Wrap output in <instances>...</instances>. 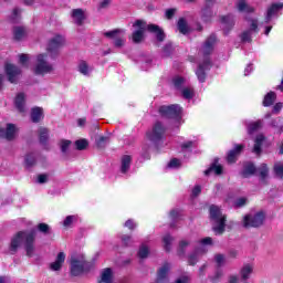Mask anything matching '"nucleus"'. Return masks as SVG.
Here are the masks:
<instances>
[{
  "instance_id": "f257e3e1",
  "label": "nucleus",
  "mask_w": 283,
  "mask_h": 283,
  "mask_svg": "<svg viewBox=\"0 0 283 283\" xmlns=\"http://www.w3.org/2000/svg\"><path fill=\"white\" fill-rule=\"evenodd\" d=\"M36 240V230H24L17 232L12 239L9 247V251L11 255H14L17 251H19V247L23 244V248L27 252L28 258H32L34 255V242Z\"/></svg>"
},
{
  "instance_id": "f03ea898",
  "label": "nucleus",
  "mask_w": 283,
  "mask_h": 283,
  "mask_svg": "<svg viewBox=\"0 0 283 283\" xmlns=\"http://www.w3.org/2000/svg\"><path fill=\"white\" fill-rule=\"evenodd\" d=\"M134 31L132 33L133 43H143L145 41V32H153L159 42L165 41V32L156 24H147L144 20H136L133 23Z\"/></svg>"
},
{
  "instance_id": "7ed1b4c3",
  "label": "nucleus",
  "mask_w": 283,
  "mask_h": 283,
  "mask_svg": "<svg viewBox=\"0 0 283 283\" xmlns=\"http://www.w3.org/2000/svg\"><path fill=\"white\" fill-rule=\"evenodd\" d=\"M213 45H216V35L211 34L206 40L200 50V54L205 56L203 63H199V66L196 71L197 78L200 81V83H205V80L207 78L205 71L211 70V60H209L207 56L213 52Z\"/></svg>"
},
{
  "instance_id": "20e7f679",
  "label": "nucleus",
  "mask_w": 283,
  "mask_h": 283,
  "mask_svg": "<svg viewBox=\"0 0 283 283\" xmlns=\"http://www.w3.org/2000/svg\"><path fill=\"white\" fill-rule=\"evenodd\" d=\"M210 220L213 222L212 231L217 235H222L227 229V214H222L220 207L211 205L209 208Z\"/></svg>"
},
{
  "instance_id": "39448f33",
  "label": "nucleus",
  "mask_w": 283,
  "mask_h": 283,
  "mask_svg": "<svg viewBox=\"0 0 283 283\" xmlns=\"http://www.w3.org/2000/svg\"><path fill=\"white\" fill-rule=\"evenodd\" d=\"M70 264L71 275L73 277H78V275H83V273H90V271H92V263L87 262L83 254L72 255Z\"/></svg>"
},
{
  "instance_id": "423d86ee",
  "label": "nucleus",
  "mask_w": 283,
  "mask_h": 283,
  "mask_svg": "<svg viewBox=\"0 0 283 283\" xmlns=\"http://www.w3.org/2000/svg\"><path fill=\"white\" fill-rule=\"evenodd\" d=\"M255 171H259L260 181L262 185H268L266 178H269V167L266 164H262L259 168H256L254 163L248 161L243 165L241 176L242 178H251V176H255Z\"/></svg>"
},
{
  "instance_id": "0eeeda50",
  "label": "nucleus",
  "mask_w": 283,
  "mask_h": 283,
  "mask_svg": "<svg viewBox=\"0 0 283 283\" xmlns=\"http://www.w3.org/2000/svg\"><path fill=\"white\" fill-rule=\"evenodd\" d=\"M264 220H266V212L260 210L255 213L245 214L242 226L244 229H260V227L264 226Z\"/></svg>"
},
{
  "instance_id": "6e6552de",
  "label": "nucleus",
  "mask_w": 283,
  "mask_h": 283,
  "mask_svg": "<svg viewBox=\"0 0 283 283\" xmlns=\"http://www.w3.org/2000/svg\"><path fill=\"white\" fill-rule=\"evenodd\" d=\"M33 72L38 76H45V74H52L54 72V66L48 62V54H39L36 56Z\"/></svg>"
},
{
  "instance_id": "1a4fd4ad",
  "label": "nucleus",
  "mask_w": 283,
  "mask_h": 283,
  "mask_svg": "<svg viewBox=\"0 0 283 283\" xmlns=\"http://www.w3.org/2000/svg\"><path fill=\"white\" fill-rule=\"evenodd\" d=\"M165 132H167V128L165 125H163V122H156L153 126V129L147 133V138L151 143H160L163 140V136H165Z\"/></svg>"
},
{
  "instance_id": "9d476101",
  "label": "nucleus",
  "mask_w": 283,
  "mask_h": 283,
  "mask_svg": "<svg viewBox=\"0 0 283 283\" xmlns=\"http://www.w3.org/2000/svg\"><path fill=\"white\" fill-rule=\"evenodd\" d=\"M64 45L65 38H63V35H55L49 41L46 52H49L51 56H56V54H59V50Z\"/></svg>"
},
{
  "instance_id": "9b49d317",
  "label": "nucleus",
  "mask_w": 283,
  "mask_h": 283,
  "mask_svg": "<svg viewBox=\"0 0 283 283\" xmlns=\"http://www.w3.org/2000/svg\"><path fill=\"white\" fill-rule=\"evenodd\" d=\"M106 39H113L115 48H123L125 45V30L115 29L113 31L104 32Z\"/></svg>"
},
{
  "instance_id": "f8f14e48",
  "label": "nucleus",
  "mask_w": 283,
  "mask_h": 283,
  "mask_svg": "<svg viewBox=\"0 0 283 283\" xmlns=\"http://www.w3.org/2000/svg\"><path fill=\"white\" fill-rule=\"evenodd\" d=\"M159 114L163 118H171L179 123L182 118V109L178 107H161L159 108Z\"/></svg>"
},
{
  "instance_id": "ddd939ff",
  "label": "nucleus",
  "mask_w": 283,
  "mask_h": 283,
  "mask_svg": "<svg viewBox=\"0 0 283 283\" xmlns=\"http://www.w3.org/2000/svg\"><path fill=\"white\" fill-rule=\"evenodd\" d=\"M19 134V128L14 124H7L6 128H0V138H4L9 143L12 140H17V136Z\"/></svg>"
},
{
  "instance_id": "4468645a",
  "label": "nucleus",
  "mask_w": 283,
  "mask_h": 283,
  "mask_svg": "<svg viewBox=\"0 0 283 283\" xmlns=\"http://www.w3.org/2000/svg\"><path fill=\"white\" fill-rule=\"evenodd\" d=\"M6 73L10 83H17V81H19V76H21V69L14 64H7Z\"/></svg>"
},
{
  "instance_id": "2eb2a0df",
  "label": "nucleus",
  "mask_w": 283,
  "mask_h": 283,
  "mask_svg": "<svg viewBox=\"0 0 283 283\" xmlns=\"http://www.w3.org/2000/svg\"><path fill=\"white\" fill-rule=\"evenodd\" d=\"M49 140H50V129L45 127L39 128V143L42 145L43 149H50L49 146Z\"/></svg>"
},
{
  "instance_id": "dca6fc26",
  "label": "nucleus",
  "mask_w": 283,
  "mask_h": 283,
  "mask_svg": "<svg viewBox=\"0 0 283 283\" xmlns=\"http://www.w3.org/2000/svg\"><path fill=\"white\" fill-rule=\"evenodd\" d=\"M171 269V265L169 263H164L161 268L157 271V283H165L167 282L168 277L167 275L169 274V270Z\"/></svg>"
},
{
  "instance_id": "f3484780",
  "label": "nucleus",
  "mask_w": 283,
  "mask_h": 283,
  "mask_svg": "<svg viewBox=\"0 0 283 283\" xmlns=\"http://www.w3.org/2000/svg\"><path fill=\"white\" fill-rule=\"evenodd\" d=\"M214 3H216V0H206V4L201 10V17L203 21H209V19L213 17V11L211 10V8H213Z\"/></svg>"
},
{
  "instance_id": "a211bd4d",
  "label": "nucleus",
  "mask_w": 283,
  "mask_h": 283,
  "mask_svg": "<svg viewBox=\"0 0 283 283\" xmlns=\"http://www.w3.org/2000/svg\"><path fill=\"white\" fill-rule=\"evenodd\" d=\"M253 32H258V20H252L251 24H250V30L244 31L241 34V40L244 43H251V35L253 34Z\"/></svg>"
},
{
  "instance_id": "6ab92c4d",
  "label": "nucleus",
  "mask_w": 283,
  "mask_h": 283,
  "mask_svg": "<svg viewBox=\"0 0 283 283\" xmlns=\"http://www.w3.org/2000/svg\"><path fill=\"white\" fill-rule=\"evenodd\" d=\"M242 149H244V146L242 145H237L233 149H231L228 153L227 163H229V165H233V163L238 160V156L242 153Z\"/></svg>"
},
{
  "instance_id": "aec40b11",
  "label": "nucleus",
  "mask_w": 283,
  "mask_h": 283,
  "mask_svg": "<svg viewBox=\"0 0 283 283\" xmlns=\"http://www.w3.org/2000/svg\"><path fill=\"white\" fill-rule=\"evenodd\" d=\"M219 160V158H214L210 167L207 170H205V176H210L211 172H214L216 176H222L223 168L222 165H218Z\"/></svg>"
},
{
  "instance_id": "412c9836",
  "label": "nucleus",
  "mask_w": 283,
  "mask_h": 283,
  "mask_svg": "<svg viewBox=\"0 0 283 283\" xmlns=\"http://www.w3.org/2000/svg\"><path fill=\"white\" fill-rule=\"evenodd\" d=\"M65 263V252H60L53 263L50 264L51 271H61Z\"/></svg>"
},
{
  "instance_id": "4be33fe9",
  "label": "nucleus",
  "mask_w": 283,
  "mask_h": 283,
  "mask_svg": "<svg viewBox=\"0 0 283 283\" xmlns=\"http://www.w3.org/2000/svg\"><path fill=\"white\" fill-rule=\"evenodd\" d=\"M235 7L239 12H245L247 14L255 12V8L249 6V3H247V0H238Z\"/></svg>"
},
{
  "instance_id": "5701e85b",
  "label": "nucleus",
  "mask_w": 283,
  "mask_h": 283,
  "mask_svg": "<svg viewBox=\"0 0 283 283\" xmlns=\"http://www.w3.org/2000/svg\"><path fill=\"white\" fill-rule=\"evenodd\" d=\"M77 72H80V74H83V76H90V74L94 72V67H92V65H88L86 61L81 60L77 64Z\"/></svg>"
},
{
  "instance_id": "b1692460",
  "label": "nucleus",
  "mask_w": 283,
  "mask_h": 283,
  "mask_svg": "<svg viewBox=\"0 0 283 283\" xmlns=\"http://www.w3.org/2000/svg\"><path fill=\"white\" fill-rule=\"evenodd\" d=\"M282 8H283V3L272 4L268 9V13H266V17H265V23H269L271 21V19H273V17H275V14H277V12H280V10H282Z\"/></svg>"
},
{
  "instance_id": "393cba45",
  "label": "nucleus",
  "mask_w": 283,
  "mask_h": 283,
  "mask_svg": "<svg viewBox=\"0 0 283 283\" xmlns=\"http://www.w3.org/2000/svg\"><path fill=\"white\" fill-rule=\"evenodd\" d=\"M253 274V265L245 264L240 270V276L242 282L247 283L248 280L251 279V275Z\"/></svg>"
},
{
  "instance_id": "a878e982",
  "label": "nucleus",
  "mask_w": 283,
  "mask_h": 283,
  "mask_svg": "<svg viewBox=\"0 0 283 283\" xmlns=\"http://www.w3.org/2000/svg\"><path fill=\"white\" fill-rule=\"evenodd\" d=\"M71 17L76 25H83V21H85V12H83L82 9L72 10Z\"/></svg>"
},
{
  "instance_id": "bb28decb",
  "label": "nucleus",
  "mask_w": 283,
  "mask_h": 283,
  "mask_svg": "<svg viewBox=\"0 0 283 283\" xmlns=\"http://www.w3.org/2000/svg\"><path fill=\"white\" fill-rule=\"evenodd\" d=\"M221 23L223 25L224 32H229V30H231L233 25H235V19L233 18V15L228 14L221 18Z\"/></svg>"
},
{
  "instance_id": "cd10ccee",
  "label": "nucleus",
  "mask_w": 283,
  "mask_h": 283,
  "mask_svg": "<svg viewBox=\"0 0 283 283\" xmlns=\"http://www.w3.org/2000/svg\"><path fill=\"white\" fill-rule=\"evenodd\" d=\"M264 140H265V137L262 134L255 137L253 153L256 154V156H260L262 154V145Z\"/></svg>"
},
{
  "instance_id": "c85d7f7f",
  "label": "nucleus",
  "mask_w": 283,
  "mask_h": 283,
  "mask_svg": "<svg viewBox=\"0 0 283 283\" xmlns=\"http://www.w3.org/2000/svg\"><path fill=\"white\" fill-rule=\"evenodd\" d=\"M112 282H114V279L112 276V269L106 268L103 270L101 280L98 281V283H112Z\"/></svg>"
},
{
  "instance_id": "c756f323",
  "label": "nucleus",
  "mask_w": 283,
  "mask_h": 283,
  "mask_svg": "<svg viewBox=\"0 0 283 283\" xmlns=\"http://www.w3.org/2000/svg\"><path fill=\"white\" fill-rule=\"evenodd\" d=\"M97 149H105L109 145V136H97L95 138Z\"/></svg>"
},
{
  "instance_id": "7c9ffc66",
  "label": "nucleus",
  "mask_w": 283,
  "mask_h": 283,
  "mask_svg": "<svg viewBox=\"0 0 283 283\" xmlns=\"http://www.w3.org/2000/svg\"><path fill=\"white\" fill-rule=\"evenodd\" d=\"M129 167H132V156L124 155L122 157L120 172L125 174L126 171H129Z\"/></svg>"
},
{
  "instance_id": "2f4dec72",
  "label": "nucleus",
  "mask_w": 283,
  "mask_h": 283,
  "mask_svg": "<svg viewBox=\"0 0 283 283\" xmlns=\"http://www.w3.org/2000/svg\"><path fill=\"white\" fill-rule=\"evenodd\" d=\"M43 118V108L35 107L31 111V120L32 123H39Z\"/></svg>"
},
{
  "instance_id": "473e14b6",
  "label": "nucleus",
  "mask_w": 283,
  "mask_h": 283,
  "mask_svg": "<svg viewBox=\"0 0 283 283\" xmlns=\"http://www.w3.org/2000/svg\"><path fill=\"white\" fill-rule=\"evenodd\" d=\"M190 242L187 240H181L179 242L178 249H177V255L179 258H185L187 255V247H189Z\"/></svg>"
},
{
  "instance_id": "72a5a7b5",
  "label": "nucleus",
  "mask_w": 283,
  "mask_h": 283,
  "mask_svg": "<svg viewBox=\"0 0 283 283\" xmlns=\"http://www.w3.org/2000/svg\"><path fill=\"white\" fill-rule=\"evenodd\" d=\"M13 36H14L15 41H21L22 39H25V28L15 27L13 29Z\"/></svg>"
},
{
  "instance_id": "f704fd0d",
  "label": "nucleus",
  "mask_w": 283,
  "mask_h": 283,
  "mask_svg": "<svg viewBox=\"0 0 283 283\" xmlns=\"http://www.w3.org/2000/svg\"><path fill=\"white\" fill-rule=\"evenodd\" d=\"M262 128V120L252 122L248 124V134H255L259 129Z\"/></svg>"
},
{
  "instance_id": "c9c22d12",
  "label": "nucleus",
  "mask_w": 283,
  "mask_h": 283,
  "mask_svg": "<svg viewBox=\"0 0 283 283\" xmlns=\"http://www.w3.org/2000/svg\"><path fill=\"white\" fill-rule=\"evenodd\" d=\"M275 98H276L275 93L273 92L268 93L263 99L264 107H271V105L275 103Z\"/></svg>"
},
{
  "instance_id": "e433bc0d",
  "label": "nucleus",
  "mask_w": 283,
  "mask_h": 283,
  "mask_svg": "<svg viewBox=\"0 0 283 283\" xmlns=\"http://www.w3.org/2000/svg\"><path fill=\"white\" fill-rule=\"evenodd\" d=\"M137 255H138V258H140V260H146V258H149V247H147L145 243H143L139 247Z\"/></svg>"
},
{
  "instance_id": "4c0bfd02",
  "label": "nucleus",
  "mask_w": 283,
  "mask_h": 283,
  "mask_svg": "<svg viewBox=\"0 0 283 283\" xmlns=\"http://www.w3.org/2000/svg\"><path fill=\"white\" fill-rule=\"evenodd\" d=\"M163 242L165 251L169 253V251H171V242H174V237H171V234H166L163 238Z\"/></svg>"
},
{
  "instance_id": "58836bf2",
  "label": "nucleus",
  "mask_w": 283,
  "mask_h": 283,
  "mask_svg": "<svg viewBox=\"0 0 283 283\" xmlns=\"http://www.w3.org/2000/svg\"><path fill=\"white\" fill-rule=\"evenodd\" d=\"M177 28L181 34H187V32H189V25L184 18L179 19Z\"/></svg>"
},
{
  "instance_id": "ea45409f",
  "label": "nucleus",
  "mask_w": 283,
  "mask_h": 283,
  "mask_svg": "<svg viewBox=\"0 0 283 283\" xmlns=\"http://www.w3.org/2000/svg\"><path fill=\"white\" fill-rule=\"evenodd\" d=\"M24 163L27 167H34L36 165V155L34 153H30L25 156Z\"/></svg>"
},
{
  "instance_id": "a19ab883",
  "label": "nucleus",
  "mask_w": 283,
  "mask_h": 283,
  "mask_svg": "<svg viewBox=\"0 0 283 283\" xmlns=\"http://www.w3.org/2000/svg\"><path fill=\"white\" fill-rule=\"evenodd\" d=\"M224 277V271H222L220 268H217L214 271V275L210 276L211 282L218 283L220 280Z\"/></svg>"
},
{
  "instance_id": "79ce46f5",
  "label": "nucleus",
  "mask_w": 283,
  "mask_h": 283,
  "mask_svg": "<svg viewBox=\"0 0 283 283\" xmlns=\"http://www.w3.org/2000/svg\"><path fill=\"white\" fill-rule=\"evenodd\" d=\"M88 145L90 143L87 142V139H78L75 142V147L78 151L87 149Z\"/></svg>"
},
{
  "instance_id": "37998d69",
  "label": "nucleus",
  "mask_w": 283,
  "mask_h": 283,
  "mask_svg": "<svg viewBox=\"0 0 283 283\" xmlns=\"http://www.w3.org/2000/svg\"><path fill=\"white\" fill-rule=\"evenodd\" d=\"M15 107H23L25 105V95L23 93H20L15 97Z\"/></svg>"
},
{
  "instance_id": "c03bdc74",
  "label": "nucleus",
  "mask_w": 283,
  "mask_h": 283,
  "mask_svg": "<svg viewBox=\"0 0 283 283\" xmlns=\"http://www.w3.org/2000/svg\"><path fill=\"white\" fill-rule=\"evenodd\" d=\"M188 264L190 266H196V264H198V251H195L191 254H189Z\"/></svg>"
},
{
  "instance_id": "a18cd8bd",
  "label": "nucleus",
  "mask_w": 283,
  "mask_h": 283,
  "mask_svg": "<svg viewBox=\"0 0 283 283\" xmlns=\"http://www.w3.org/2000/svg\"><path fill=\"white\" fill-rule=\"evenodd\" d=\"M38 231L43 233V235H50V226L48 223H39Z\"/></svg>"
},
{
  "instance_id": "49530a36",
  "label": "nucleus",
  "mask_w": 283,
  "mask_h": 283,
  "mask_svg": "<svg viewBox=\"0 0 283 283\" xmlns=\"http://www.w3.org/2000/svg\"><path fill=\"white\" fill-rule=\"evenodd\" d=\"M70 145H72V140L62 139L60 145L62 154H67V149H70Z\"/></svg>"
},
{
  "instance_id": "de8ad7c7",
  "label": "nucleus",
  "mask_w": 283,
  "mask_h": 283,
  "mask_svg": "<svg viewBox=\"0 0 283 283\" xmlns=\"http://www.w3.org/2000/svg\"><path fill=\"white\" fill-rule=\"evenodd\" d=\"M49 180H50V175H48V174L38 175L36 182L39 185H45V182H48Z\"/></svg>"
},
{
  "instance_id": "09e8293b",
  "label": "nucleus",
  "mask_w": 283,
  "mask_h": 283,
  "mask_svg": "<svg viewBox=\"0 0 283 283\" xmlns=\"http://www.w3.org/2000/svg\"><path fill=\"white\" fill-rule=\"evenodd\" d=\"M214 262H217V269H220L222 264H224V254H216L214 255Z\"/></svg>"
},
{
  "instance_id": "8fccbe9b",
  "label": "nucleus",
  "mask_w": 283,
  "mask_h": 283,
  "mask_svg": "<svg viewBox=\"0 0 283 283\" xmlns=\"http://www.w3.org/2000/svg\"><path fill=\"white\" fill-rule=\"evenodd\" d=\"M181 94H182L184 98H188L189 99V98H191L195 95L193 88L186 87V88L182 90Z\"/></svg>"
},
{
  "instance_id": "3c124183",
  "label": "nucleus",
  "mask_w": 283,
  "mask_h": 283,
  "mask_svg": "<svg viewBox=\"0 0 283 283\" xmlns=\"http://www.w3.org/2000/svg\"><path fill=\"white\" fill-rule=\"evenodd\" d=\"M247 202L248 199L245 197H241L234 201V207H237V209H241V207H245Z\"/></svg>"
},
{
  "instance_id": "603ef678",
  "label": "nucleus",
  "mask_w": 283,
  "mask_h": 283,
  "mask_svg": "<svg viewBox=\"0 0 283 283\" xmlns=\"http://www.w3.org/2000/svg\"><path fill=\"white\" fill-rule=\"evenodd\" d=\"M19 17H21V10L19 8L13 9L11 14L12 22L17 23V21H19Z\"/></svg>"
},
{
  "instance_id": "864d4df0",
  "label": "nucleus",
  "mask_w": 283,
  "mask_h": 283,
  "mask_svg": "<svg viewBox=\"0 0 283 283\" xmlns=\"http://www.w3.org/2000/svg\"><path fill=\"white\" fill-rule=\"evenodd\" d=\"M168 167L170 169H178L180 167V160L178 158H174L168 163Z\"/></svg>"
},
{
  "instance_id": "5fc2aeb1",
  "label": "nucleus",
  "mask_w": 283,
  "mask_h": 283,
  "mask_svg": "<svg viewBox=\"0 0 283 283\" xmlns=\"http://www.w3.org/2000/svg\"><path fill=\"white\" fill-rule=\"evenodd\" d=\"M274 172L276 174V176H279V178H283V165L276 164L274 166Z\"/></svg>"
},
{
  "instance_id": "6e6d98bb",
  "label": "nucleus",
  "mask_w": 283,
  "mask_h": 283,
  "mask_svg": "<svg viewBox=\"0 0 283 283\" xmlns=\"http://www.w3.org/2000/svg\"><path fill=\"white\" fill-rule=\"evenodd\" d=\"M202 193V187L199 185L195 186L191 192V198H198V196Z\"/></svg>"
},
{
  "instance_id": "4d7b16f0",
  "label": "nucleus",
  "mask_w": 283,
  "mask_h": 283,
  "mask_svg": "<svg viewBox=\"0 0 283 283\" xmlns=\"http://www.w3.org/2000/svg\"><path fill=\"white\" fill-rule=\"evenodd\" d=\"M112 4V0H102L98 4V10H106Z\"/></svg>"
},
{
  "instance_id": "13d9d810",
  "label": "nucleus",
  "mask_w": 283,
  "mask_h": 283,
  "mask_svg": "<svg viewBox=\"0 0 283 283\" xmlns=\"http://www.w3.org/2000/svg\"><path fill=\"white\" fill-rule=\"evenodd\" d=\"M122 242L124 244V247H130L132 245V237L124 234L122 235Z\"/></svg>"
},
{
  "instance_id": "bf43d9fd",
  "label": "nucleus",
  "mask_w": 283,
  "mask_h": 283,
  "mask_svg": "<svg viewBox=\"0 0 283 283\" xmlns=\"http://www.w3.org/2000/svg\"><path fill=\"white\" fill-rule=\"evenodd\" d=\"M142 158H144V160H149L151 158V155H149V147L148 146L143 148Z\"/></svg>"
},
{
  "instance_id": "052dcab7",
  "label": "nucleus",
  "mask_w": 283,
  "mask_h": 283,
  "mask_svg": "<svg viewBox=\"0 0 283 283\" xmlns=\"http://www.w3.org/2000/svg\"><path fill=\"white\" fill-rule=\"evenodd\" d=\"M182 83H185V78L180 77V76H177L174 78V85L175 87H181L182 86Z\"/></svg>"
},
{
  "instance_id": "680f3d73",
  "label": "nucleus",
  "mask_w": 283,
  "mask_h": 283,
  "mask_svg": "<svg viewBox=\"0 0 283 283\" xmlns=\"http://www.w3.org/2000/svg\"><path fill=\"white\" fill-rule=\"evenodd\" d=\"M19 59H20L21 65H24V66L28 65V61L30 60V57L28 56V54H21Z\"/></svg>"
},
{
  "instance_id": "e2e57ef3",
  "label": "nucleus",
  "mask_w": 283,
  "mask_h": 283,
  "mask_svg": "<svg viewBox=\"0 0 283 283\" xmlns=\"http://www.w3.org/2000/svg\"><path fill=\"white\" fill-rule=\"evenodd\" d=\"M74 222V216H67L63 222L64 227H70Z\"/></svg>"
},
{
  "instance_id": "0e129e2a",
  "label": "nucleus",
  "mask_w": 283,
  "mask_h": 283,
  "mask_svg": "<svg viewBox=\"0 0 283 283\" xmlns=\"http://www.w3.org/2000/svg\"><path fill=\"white\" fill-rule=\"evenodd\" d=\"M191 279L188 275H182L179 279L176 280L175 283H189Z\"/></svg>"
},
{
  "instance_id": "69168bd1",
  "label": "nucleus",
  "mask_w": 283,
  "mask_h": 283,
  "mask_svg": "<svg viewBox=\"0 0 283 283\" xmlns=\"http://www.w3.org/2000/svg\"><path fill=\"white\" fill-rule=\"evenodd\" d=\"M171 220H178L179 216H180V212L176 209H172L169 213Z\"/></svg>"
},
{
  "instance_id": "338daca9",
  "label": "nucleus",
  "mask_w": 283,
  "mask_h": 283,
  "mask_svg": "<svg viewBox=\"0 0 283 283\" xmlns=\"http://www.w3.org/2000/svg\"><path fill=\"white\" fill-rule=\"evenodd\" d=\"M174 14H176V9L166 10V19H174Z\"/></svg>"
},
{
  "instance_id": "774afa93",
  "label": "nucleus",
  "mask_w": 283,
  "mask_h": 283,
  "mask_svg": "<svg viewBox=\"0 0 283 283\" xmlns=\"http://www.w3.org/2000/svg\"><path fill=\"white\" fill-rule=\"evenodd\" d=\"M0 283H12L10 276H0Z\"/></svg>"
}]
</instances>
